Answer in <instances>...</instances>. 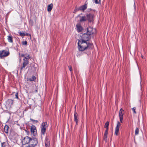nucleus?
Here are the masks:
<instances>
[{"instance_id": "30", "label": "nucleus", "mask_w": 147, "mask_h": 147, "mask_svg": "<svg viewBox=\"0 0 147 147\" xmlns=\"http://www.w3.org/2000/svg\"><path fill=\"white\" fill-rule=\"evenodd\" d=\"M30 120L33 123H36L38 122V121L36 120H35L31 118H30Z\"/></svg>"}, {"instance_id": "6", "label": "nucleus", "mask_w": 147, "mask_h": 147, "mask_svg": "<svg viewBox=\"0 0 147 147\" xmlns=\"http://www.w3.org/2000/svg\"><path fill=\"white\" fill-rule=\"evenodd\" d=\"M124 113V111L121 108L119 112V117L120 119V122L121 123H122L123 122V116Z\"/></svg>"}, {"instance_id": "5", "label": "nucleus", "mask_w": 147, "mask_h": 147, "mask_svg": "<svg viewBox=\"0 0 147 147\" xmlns=\"http://www.w3.org/2000/svg\"><path fill=\"white\" fill-rule=\"evenodd\" d=\"M91 35L86 33L84 34L82 37V39L80 40L88 41L91 38Z\"/></svg>"}, {"instance_id": "26", "label": "nucleus", "mask_w": 147, "mask_h": 147, "mask_svg": "<svg viewBox=\"0 0 147 147\" xmlns=\"http://www.w3.org/2000/svg\"><path fill=\"white\" fill-rule=\"evenodd\" d=\"M45 145L46 147H49V141L48 140H46L45 142Z\"/></svg>"}, {"instance_id": "38", "label": "nucleus", "mask_w": 147, "mask_h": 147, "mask_svg": "<svg viewBox=\"0 0 147 147\" xmlns=\"http://www.w3.org/2000/svg\"><path fill=\"white\" fill-rule=\"evenodd\" d=\"M19 57H24H24L25 56V54L24 55V54H22L21 55H20V53H19Z\"/></svg>"}, {"instance_id": "29", "label": "nucleus", "mask_w": 147, "mask_h": 147, "mask_svg": "<svg viewBox=\"0 0 147 147\" xmlns=\"http://www.w3.org/2000/svg\"><path fill=\"white\" fill-rule=\"evenodd\" d=\"M139 132V129L137 127L135 130V135H137L138 134Z\"/></svg>"}, {"instance_id": "14", "label": "nucleus", "mask_w": 147, "mask_h": 147, "mask_svg": "<svg viewBox=\"0 0 147 147\" xmlns=\"http://www.w3.org/2000/svg\"><path fill=\"white\" fill-rule=\"evenodd\" d=\"M76 26L77 28V30L78 32H81L83 30V29L80 24H78L76 25Z\"/></svg>"}, {"instance_id": "2", "label": "nucleus", "mask_w": 147, "mask_h": 147, "mask_svg": "<svg viewBox=\"0 0 147 147\" xmlns=\"http://www.w3.org/2000/svg\"><path fill=\"white\" fill-rule=\"evenodd\" d=\"M36 146L37 147H40V145L38 144V142L37 139L35 138H31L28 147H34Z\"/></svg>"}, {"instance_id": "12", "label": "nucleus", "mask_w": 147, "mask_h": 147, "mask_svg": "<svg viewBox=\"0 0 147 147\" xmlns=\"http://www.w3.org/2000/svg\"><path fill=\"white\" fill-rule=\"evenodd\" d=\"M74 121L76 122V125H77L78 122V115L76 111L74 113Z\"/></svg>"}, {"instance_id": "20", "label": "nucleus", "mask_w": 147, "mask_h": 147, "mask_svg": "<svg viewBox=\"0 0 147 147\" xmlns=\"http://www.w3.org/2000/svg\"><path fill=\"white\" fill-rule=\"evenodd\" d=\"M46 128L45 127H42L41 129V134L42 135H44L46 131Z\"/></svg>"}, {"instance_id": "36", "label": "nucleus", "mask_w": 147, "mask_h": 147, "mask_svg": "<svg viewBox=\"0 0 147 147\" xmlns=\"http://www.w3.org/2000/svg\"><path fill=\"white\" fill-rule=\"evenodd\" d=\"M136 107H135L132 108V110L133 111V112L134 114L136 113Z\"/></svg>"}, {"instance_id": "3", "label": "nucleus", "mask_w": 147, "mask_h": 147, "mask_svg": "<svg viewBox=\"0 0 147 147\" xmlns=\"http://www.w3.org/2000/svg\"><path fill=\"white\" fill-rule=\"evenodd\" d=\"M31 138L28 136H26L24 138L22 142L23 147H28L27 146H26L25 145L28 144V145L29 144Z\"/></svg>"}, {"instance_id": "43", "label": "nucleus", "mask_w": 147, "mask_h": 147, "mask_svg": "<svg viewBox=\"0 0 147 147\" xmlns=\"http://www.w3.org/2000/svg\"><path fill=\"white\" fill-rule=\"evenodd\" d=\"M90 9V10H92V9Z\"/></svg>"}, {"instance_id": "1", "label": "nucleus", "mask_w": 147, "mask_h": 147, "mask_svg": "<svg viewBox=\"0 0 147 147\" xmlns=\"http://www.w3.org/2000/svg\"><path fill=\"white\" fill-rule=\"evenodd\" d=\"M88 41L79 40L78 43V48L80 51H83L86 49H90L92 47L93 44Z\"/></svg>"}, {"instance_id": "37", "label": "nucleus", "mask_w": 147, "mask_h": 147, "mask_svg": "<svg viewBox=\"0 0 147 147\" xmlns=\"http://www.w3.org/2000/svg\"><path fill=\"white\" fill-rule=\"evenodd\" d=\"M108 129H106V130H105V134H106V135H107L108 134Z\"/></svg>"}, {"instance_id": "9", "label": "nucleus", "mask_w": 147, "mask_h": 147, "mask_svg": "<svg viewBox=\"0 0 147 147\" xmlns=\"http://www.w3.org/2000/svg\"><path fill=\"white\" fill-rule=\"evenodd\" d=\"M93 30L94 29L92 27L89 26L87 28V33L91 35L94 34V32H93Z\"/></svg>"}, {"instance_id": "15", "label": "nucleus", "mask_w": 147, "mask_h": 147, "mask_svg": "<svg viewBox=\"0 0 147 147\" xmlns=\"http://www.w3.org/2000/svg\"><path fill=\"white\" fill-rule=\"evenodd\" d=\"M53 7V4L51 3L48 5L47 7V11L48 12H50L51 11Z\"/></svg>"}, {"instance_id": "42", "label": "nucleus", "mask_w": 147, "mask_h": 147, "mask_svg": "<svg viewBox=\"0 0 147 147\" xmlns=\"http://www.w3.org/2000/svg\"><path fill=\"white\" fill-rule=\"evenodd\" d=\"M142 59L144 58V56H143L142 55Z\"/></svg>"}, {"instance_id": "4", "label": "nucleus", "mask_w": 147, "mask_h": 147, "mask_svg": "<svg viewBox=\"0 0 147 147\" xmlns=\"http://www.w3.org/2000/svg\"><path fill=\"white\" fill-rule=\"evenodd\" d=\"M9 54V52L7 51L6 50L0 51V57L1 59H2L4 57L8 56Z\"/></svg>"}, {"instance_id": "34", "label": "nucleus", "mask_w": 147, "mask_h": 147, "mask_svg": "<svg viewBox=\"0 0 147 147\" xmlns=\"http://www.w3.org/2000/svg\"><path fill=\"white\" fill-rule=\"evenodd\" d=\"M79 11V8H77L76 7L75 8V9H74V11H73V13H76L77 11Z\"/></svg>"}, {"instance_id": "11", "label": "nucleus", "mask_w": 147, "mask_h": 147, "mask_svg": "<svg viewBox=\"0 0 147 147\" xmlns=\"http://www.w3.org/2000/svg\"><path fill=\"white\" fill-rule=\"evenodd\" d=\"M31 131L33 135L35 136L36 133V129L35 126L34 125H32L30 128Z\"/></svg>"}, {"instance_id": "28", "label": "nucleus", "mask_w": 147, "mask_h": 147, "mask_svg": "<svg viewBox=\"0 0 147 147\" xmlns=\"http://www.w3.org/2000/svg\"><path fill=\"white\" fill-rule=\"evenodd\" d=\"M29 24L31 26H33L34 24L33 20L31 19L29 21Z\"/></svg>"}, {"instance_id": "23", "label": "nucleus", "mask_w": 147, "mask_h": 147, "mask_svg": "<svg viewBox=\"0 0 147 147\" xmlns=\"http://www.w3.org/2000/svg\"><path fill=\"white\" fill-rule=\"evenodd\" d=\"M41 125L42 127H45L46 128L48 127V125H47V122L42 123V124Z\"/></svg>"}, {"instance_id": "27", "label": "nucleus", "mask_w": 147, "mask_h": 147, "mask_svg": "<svg viewBox=\"0 0 147 147\" xmlns=\"http://www.w3.org/2000/svg\"><path fill=\"white\" fill-rule=\"evenodd\" d=\"M109 124V122L107 121L106 122V123H105V128L106 129H108V126Z\"/></svg>"}, {"instance_id": "8", "label": "nucleus", "mask_w": 147, "mask_h": 147, "mask_svg": "<svg viewBox=\"0 0 147 147\" xmlns=\"http://www.w3.org/2000/svg\"><path fill=\"white\" fill-rule=\"evenodd\" d=\"M121 125L119 121H117V126L115 129V134L117 136L118 135V133L119 129L120 126Z\"/></svg>"}, {"instance_id": "10", "label": "nucleus", "mask_w": 147, "mask_h": 147, "mask_svg": "<svg viewBox=\"0 0 147 147\" xmlns=\"http://www.w3.org/2000/svg\"><path fill=\"white\" fill-rule=\"evenodd\" d=\"M86 17L87 18V20H88L89 22H92L93 20V15L91 14H87L86 15Z\"/></svg>"}, {"instance_id": "19", "label": "nucleus", "mask_w": 147, "mask_h": 147, "mask_svg": "<svg viewBox=\"0 0 147 147\" xmlns=\"http://www.w3.org/2000/svg\"><path fill=\"white\" fill-rule=\"evenodd\" d=\"M29 63V61L26 59H23L22 64L27 65Z\"/></svg>"}, {"instance_id": "24", "label": "nucleus", "mask_w": 147, "mask_h": 147, "mask_svg": "<svg viewBox=\"0 0 147 147\" xmlns=\"http://www.w3.org/2000/svg\"><path fill=\"white\" fill-rule=\"evenodd\" d=\"M36 77L34 76H33L31 77L29 79V80L30 81H34L36 80Z\"/></svg>"}, {"instance_id": "41", "label": "nucleus", "mask_w": 147, "mask_h": 147, "mask_svg": "<svg viewBox=\"0 0 147 147\" xmlns=\"http://www.w3.org/2000/svg\"><path fill=\"white\" fill-rule=\"evenodd\" d=\"M26 35L27 36H31L30 34L28 33H26Z\"/></svg>"}, {"instance_id": "40", "label": "nucleus", "mask_w": 147, "mask_h": 147, "mask_svg": "<svg viewBox=\"0 0 147 147\" xmlns=\"http://www.w3.org/2000/svg\"><path fill=\"white\" fill-rule=\"evenodd\" d=\"M68 67H69V70L70 71H71V66H68Z\"/></svg>"}, {"instance_id": "33", "label": "nucleus", "mask_w": 147, "mask_h": 147, "mask_svg": "<svg viewBox=\"0 0 147 147\" xmlns=\"http://www.w3.org/2000/svg\"><path fill=\"white\" fill-rule=\"evenodd\" d=\"M1 147H5L6 146V142H3L1 143Z\"/></svg>"}, {"instance_id": "21", "label": "nucleus", "mask_w": 147, "mask_h": 147, "mask_svg": "<svg viewBox=\"0 0 147 147\" xmlns=\"http://www.w3.org/2000/svg\"><path fill=\"white\" fill-rule=\"evenodd\" d=\"M9 126L7 125L5 126L4 127V131L6 133H8V132Z\"/></svg>"}, {"instance_id": "45", "label": "nucleus", "mask_w": 147, "mask_h": 147, "mask_svg": "<svg viewBox=\"0 0 147 147\" xmlns=\"http://www.w3.org/2000/svg\"><path fill=\"white\" fill-rule=\"evenodd\" d=\"M20 61H21V59H20Z\"/></svg>"}, {"instance_id": "25", "label": "nucleus", "mask_w": 147, "mask_h": 147, "mask_svg": "<svg viewBox=\"0 0 147 147\" xmlns=\"http://www.w3.org/2000/svg\"><path fill=\"white\" fill-rule=\"evenodd\" d=\"M18 33L22 37L26 36V34L24 32H19Z\"/></svg>"}, {"instance_id": "46", "label": "nucleus", "mask_w": 147, "mask_h": 147, "mask_svg": "<svg viewBox=\"0 0 147 147\" xmlns=\"http://www.w3.org/2000/svg\"><path fill=\"white\" fill-rule=\"evenodd\" d=\"M34 68H35V69H35L36 68V67H34Z\"/></svg>"}, {"instance_id": "31", "label": "nucleus", "mask_w": 147, "mask_h": 147, "mask_svg": "<svg viewBox=\"0 0 147 147\" xmlns=\"http://www.w3.org/2000/svg\"><path fill=\"white\" fill-rule=\"evenodd\" d=\"M107 135L104 134V135L103 137V140L105 141L106 142L107 141Z\"/></svg>"}, {"instance_id": "39", "label": "nucleus", "mask_w": 147, "mask_h": 147, "mask_svg": "<svg viewBox=\"0 0 147 147\" xmlns=\"http://www.w3.org/2000/svg\"><path fill=\"white\" fill-rule=\"evenodd\" d=\"M15 98H16L18 99V93L17 92L15 94Z\"/></svg>"}, {"instance_id": "18", "label": "nucleus", "mask_w": 147, "mask_h": 147, "mask_svg": "<svg viewBox=\"0 0 147 147\" xmlns=\"http://www.w3.org/2000/svg\"><path fill=\"white\" fill-rule=\"evenodd\" d=\"M27 65L22 64L20 67V72H21L23 71H25V67Z\"/></svg>"}, {"instance_id": "44", "label": "nucleus", "mask_w": 147, "mask_h": 147, "mask_svg": "<svg viewBox=\"0 0 147 147\" xmlns=\"http://www.w3.org/2000/svg\"><path fill=\"white\" fill-rule=\"evenodd\" d=\"M35 66V64H34L33 66L34 67Z\"/></svg>"}, {"instance_id": "7", "label": "nucleus", "mask_w": 147, "mask_h": 147, "mask_svg": "<svg viewBox=\"0 0 147 147\" xmlns=\"http://www.w3.org/2000/svg\"><path fill=\"white\" fill-rule=\"evenodd\" d=\"M82 14V13L78 15L77 16V18L79 17V21L80 22H84L87 20V18L86 16H80V15Z\"/></svg>"}, {"instance_id": "13", "label": "nucleus", "mask_w": 147, "mask_h": 147, "mask_svg": "<svg viewBox=\"0 0 147 147\" xmlns=\"http://www.w3.org/2000/svg\"><path fill=\"white\" fill-rule=\"evenodd\" d=\"M87 5L85 3V4L81 6L80 7L78 8L79 10L82 11H83L87 8Z\"/></svg>"}, {"instance_id": "17", "label": "nucleus", "mask_w": 147, "mask_h": 147, "mask_svg": "<svg viewBox=\"0 0 147 147\" xmlns=\"http://www.w3.org/2000/svg\"><path fill=\"white\" fill-rule=\"evenodd\" d=\"M13 100L11 99H9L8 100L7 102V103L9 106H11L13 104Z\"/></svg>"}, {"instance_id": "35", "label": "nucleus", "mask_w": 147, "mask_h": 147, "mask_svg": "<svg viewBox=\"0 0 147 147\" xmlns=\"http://www.w3.org/2000/svg\"><path fill=\"white\" fill-rule=\"evenodd\" d=\"M22 44L23 45H26L27 44V42L26 41H23L22 42Z\"/></svg>"}, {"instance_id": "32", "label": "nucleus", "mask_w": 147, "mask_h": 147, "mask_svg": "<svg viewBox=\"0 0 147 147\" xmlns=\"http://www.w3.org/2000/svg\"><path fill=\"white\" fill-rule=\"evenodd\" d=\"M95 3L96 4H99L100 3V0H95Z\"/></svg>"}, {"instance_id": "22", "label": "nucleus", "mask_w": 147, "mask_h": 147, "mask_svg": "<svg viewBox=\"0 0 147 147\" xmlns=\"http://www.w3.org/2000/svg\"><path fill=\"white\" fill-rule=\"evenodd\" d=\"M31 57H30L29 55H27V54H25L24 58L23 59H26L28 61L29 59H30Z\"/></svg>"}, {"instance_id": "16", "label": "nucleus", "mask_w": 147, "mask_h": 147, "mask_svg": "<svg viewBox=\"0 0 147 147\" xmlns=\"http://www.w3.org/2000/svg\"><path fill=\"white\" fill-rule=\"evenodd\" d=\"M7 40L10 43L13 42V38L11 35L8 36Z\"/></svg>"}]
</instances>
